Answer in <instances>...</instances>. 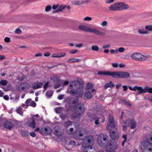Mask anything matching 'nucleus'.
<instances>
[{
    "label": "nucleus",
    "mask_w": 152,
    "mask_h": 152,
    "mask_svg": "<svg viewBox=\"0 0 152 152\" xmlns=\"http://www.w3.org/2000/svg\"><path fill=\"white\" fill-rule=\"evenodd\" d=\"M65 6L64 5H60V6L59 5V7L58 8V9H57L55 11H53V13H55L56 12H60L63 9H65Z\"/></svg>",
    "instance_id": "20"
},
{
    "label": "nucleus",
    "mask_w": 152,
    "mask_h": 152,
    "mask_svg": "<svg viewBox=\"0 0 152 152\" xmlns=\"http://www.w3.org/2000/svg\"><path fill=\"white\" fill-rule=\"evenodd\" d=\"M30 134L32 137H35L36 136V134L34 132H30Z\"/></svg>",
    "instance_id": "57"
},
{
    "label": "nucleus",
    "mask_w": 152,
    "mask_h": 152,
    "mask_svg": "<svg viewBox=\"0 0 152 152\" xmlns=\"http://www.w3.org/2000/svg\"><path fill=\"white\" fill-rule=\"evenodd\" d=\"M83 89L82 88H80L77 89L71 90L69 91L71 95L75 94L77 98H82L83 96Z\"/></svg>",
    "instance_id": "8"
},
{
    "label": "nucleus",
    "mask_w": 152,
    "mask_h": 152,
    "mask_svg": "<svg viewBox=\"0 0 152 152\" xmlns=\"http://www.w3.org/2000/svg\"><path fill=\"white\" fill-rule=\"evenodd\" d=\"M51 9V7L50 5H47L45 8V10L47 12L50 11Z\"/></svg>",
    "instance_id": "40"
},
{
    "label": "nucleus",
    "mask_w": 152,
    "mask_h": 152,
    "mask_svg": "<svg viewBox=\"0 0 152 152\" xmlns=\"http://www.w3.org/2000/svg\"><path fill=\"white\" fill-rule=\"evenodd\" d=\"M10 99H13L15 102H17L19 99V97L15 93H13L10 95Z\"/></svg>",
    "instance_id": "16"
},
{
    "label": "nucleus",
    "mask_w": 152,
    "mask_h": 152,
    "mask_svg": "<svg viewBox=\"0 0 152 152\" xmlns=\"http://www.w3.org/2000/svg\"><path fill=\"white\" fill-rule=\"evenodd\" d=\"M91 49L93 50L96 51L98 50L99 47L96 45L92 46Z\"/></svg>",
    "instance_id": "42"
},
{
    "label": "nucleus",
    "mask_w": 152,
    "mask_h": 152,
    "mask_svg": "<svg viewBox=\"0 0 152 152\" xmlns=\"http://www.w3.org/2000/svg\"><path fill=\"white\" fill-rule=\"evenodd\" d=\"M138 32L140 34H146L148 33V31L143 29H139Z\"/></svg>",
    "instance_id": "38"
},
{
    "label": "nucleus",
    "mask_w": 152,
    "mask_h": 152,
    "mask_svg": "<svg viewBox=\"0 0 152 152\" xmlns=\"http://www.w3.org/2000/svg\"><path fill=\"white\" fill-rule=\"evenodd\" d=\"M141 148L143 152H151L152 151V145L148 141H143L141 143Z\"/></svg>",
    "instance_id": "5"
},
{
    "label": "nucleus",
    "mask_w": 152,
    "mask_h": 152,
    "mask_svg": "<svg viewBox=\"0 0 152 152\" xmlns=\"http://www.w3.org/2000/svg\"><path fill=\"white\" fill-rule=\"evenodd\" d=\"M16 112L20 115H23V109L21 107H18L16 110Z\"/></svg>",
    "instance_id": "26"
},
{
    "label": "nucleus",
    "mask_w": 152,
    "mask_h": 152,
    "mask_svg": "<svg viewBox=\"0 0 152 152\" xmlns=\"http://www.w3.org/2000/svg\"><path fill=\"white\" fill-rule=\"evenodd\" d=\"M114 128V121L113 117L110 116L109 121L107 126V129L110 131V137L113 139L112 141L114 142V131L111 132Z\"/></svg>",
    "instance_id": "4"
},
{
    "label": "nucleus",
    "mask_w": 152,
    "mask_h": 152,
    "mask_svg": "<svg viewBox=\"0 0 152 152\" xmlns=\"http://www.w3.org/2000/svg\"><path fill=\"white\" fill-rule=\"evenodd\" d=\"M121 102L124 104H125L128 106L131 107L132 104L129 102L128 101L125 99H123L121 100Z\"/></svg>",
    "instance_id": "30"
},
{
    "label": "nucleus",
    "mask_w": 152,
    "mask_h": 152,
    "mask_svg": "<svg viewBox=\"0 0 152 152\" xmlns=\"http://www.w3.org/2000/svg\"><path fill=\"white\" fill-rule=\"evenodd\" d=\"M78 28L83 31L92 33L96 35L102 36H104L105 35L104 32L99 31L96 28H91L85 25H80L79 26Z\"/></svg>",
    "instance_id": "3"
},
{
    "label": "nucleus",
    "mask_w": 152,
    "mask_h": 152,
    "mask_svg": "<svg viewBox=\"0 0 152 152\" xmlns=\"http://www.w3.org/2000/svg\"><path fill=\"white\" fill-rule=\"evenodd\" d=\"M66 55V54L65 53H58V57H64Z\"/></svg>",
    "instance_id": "54"
},
{
    "label": "nucleus",
    "mask_w": 152,
    "mask_h": 152,
    "mask_svg": "<svg viewBox=\"0 0 152 152\" xmlns=\"http://www.w3.org/2000/svg\"><path fill=\"white\" fill-rule=\"evenodd\" d=\"M31 99H27L26 101L25 102V103L28 105V106L29 105V104L31 103Z\"/></svg>",
    "instance_id": "47"
},
{
    "label": "nucleus",
    "mask_w": 152,
    "mask_h": 152,
    "mask_svg": "<svg viewBox=\"0 0 152 152\" xmlns=\"http://www.w3.org/2000/svg\"><path fill=\"white\" fill-rule=\"evenodd\" d=\"M130 124L131 125V129H133L135 128L136 126V122L135 120L133 118L129 120Z\"/></svg>",
    "instance_id": "17"
},
{
    "label": "nucleus",
    "mask_w": 152,
    "mask_h": 152,
    "mask_svg": "<svg viewBox=\"0 0 152 152\" xmlns=\"http://www.w3.org/2000/svg\"><path fill=\"white\" fill-rule=\"evenodd\" d=\"M114 86V84L112 83L111 81H110L109 83H107L104 86V88L105 89H107L109 87H112Z\"/></svg>",
    "instance_id": "24"
},
{
    "label": "nucleus",
    "mask_w": 152,
    "mask_h": 152,
    "mask_svg": "<svg viewBox=\"0 0 152 152\" xmlns=\"http://www.w3.org/2000/svg\"><path fill=\"white\" fill-rule=\"evenodd\" d=\"M53 94V92L51 91H48L46 92V94L47 96L49 97H51L52 96Z\"/></svg>",
    "instance_id": "34"
},
{
    "label": "nucleus",
    "mask_w": 152,
    "mask_h": 152,
    "mask_svg": "<svg viewBox=\"0 0 152 152\" xmlns=\"http://www.w3.org/2000/svg\"><path fill=\"white\" fill-rule=\"evenodd\" d=\"M138 88L137 90L138 93H137V94L147 92L146 88L143 89L142 87L140 86H138Z\"/></svg>",
    "instance_id": "19"
},
{
    "label": "nucleus",
    "mask_w": 152,
    "mask_h": 152,
    "mask_svg": "<svg viewBox=\"0 0 152 152\" xmlns=\"http://www.w3.org/2000/svg\"><path fill=\"white\" fill-rule=\"evenodd\" d=\"M94 140L93 137L91 135L86 136L83 140V145L85 146L83 149V152H95L94 148L89 146L92 145V142Z\"/></svg>",
    "instance_id": "2"
},
{
    "label": "nucleus",
    "mask_w": 152,
    "mask_h": 152,
    "mask_svg": "<svg viewBox=\"0 0 152 152\" xmlns=\"http://www.w3.org/2000/svg\"><path fill=\"white\" fill-rule=\"evenodd\" d=\"M114 0H105V1L106 3H110L113 2Z\"/></svg>",
    "instance_id": "62"
},
{
    "label": "nucleus",
    "mask_w": 152,
    "mask_h": 152,
    "mask_svg": "<svg viewBox=\"0 0 152 152\" xmlns=\"http://www.w3.org/2000/svg\"><path fill=\"white\" fill-rule=\"evenodd\" d=\"M121 2L115 3V10H121Z\"/></svg>",
    "instance_id": "22"
},
{
    "label": "nucleus",
    "mask_w": 152,
    "mask_h": 152,
    "mask_svg": "<svg viewBox=\"0 0 152 152\" xmlns=\"http://www.w3.org/2000/svg\"><path fill=\"white\" fill-rule=\"evenodd\" d=\"M4 41L6 42H10V39L9 37H5L4 39Z\"/></svg>",
    "instance_id": "48"
},
{
    "label": "nucleus",
    "mask_w": 152,
    "mask_h": 152,
    "mask_svg": "<svg viewBox=\"0 0 152 152\" xmlns=\"http://www.w3.org/2000/svg\"><path fill=\"white\" fill-rule=\"evenodd\" d=\"M69 144L73 146H77L79 145L78 143L74 140H71L69 142Z\"/></svg>",
    "instance_id": "32"
},
{
    "label": "nucleus",
    "mask_w": 152,
    "mask_h": 152,
    "mask_svg": "<svg viewBox=\"0 0 152 152\" xmlns=\"http://www.w3.org/2000/svg\"><path fill=\"white\" fill-rule=\"evenodd\" d=\"M60 117L62 119L64 120L66 118V115L64 114H61L60 115Z\"/></svg>",
    "instance_id": "58"
},
{
    "label": "nucleus",
    "mask_w": 152,
    "mask_h": 152,
    "mask_svg": "<svg viewBox=\"0 0 152 152\" xmlns=\"http://www.w3.org/2000/svg\"><path fill=\"white\" fill-rule=\"evenodd\" d=\"M85 110L84 105L79 103L75 108V114L77 116L80 115L84 113Z\"/></svg>",
    "instance_id": "6"
},
{
    "label": "nucleus",
    "mask_w": 152,
    "mask_h": 152,
    "mask_svg": "<svg viewBox=\"0 0 152 152\" xmlns=\"http://www.w3.org/2000/svg\"><path fill=\"white\" fill-rule=\"evenodd\" d=\"M94 123L97 126H99L101 125V124L99 122V118L98 117H96L94 119Z\"/></svg>",
    "instance_id": "25"
},
{
    "label": "nucleus",
    "mask_w": 152,
    "mask_h": 152,
    "mask_svg": "<svg viewBox=\"0 0 152 152\" xmlns=\"http://www.w3.org/2000/svg\"><path fill=\"white\" fill-rule=\"evenodd\" d=\"M93 97V95L92 93H91L90 91L86 90L84 93V96L83 98L86 99L85 97L88 99H90Z\"/></svg>",
    "instance_id": "15"
},
{
    "label": "nucleus",
    "mask_w": 152,
    "mask_h": 152,
    "mask_svg": "<svg viewBox=\"0 0 152 152\" xmlns=\"http://www.w3.org/2000/svg\"><path fill=\"white\" fill-rule=\"evenodd\" d=\"M49 85V82H47L44 86L43 88L44 89V92H45L47 89V88L48 87Z\"/></svg>",
    "instance_id": "45"
},
{
    "label": "nucleus",
    "mask_w": 152,
    "mask_h": 152,
    "mask_svg": "<svg viewBox=\"0 0 152 152\" xmlns=\"http://www.w3.org/2000/svg\"><path fill=\"white\" fill-rule=\"evenodd\" d=\"M107 22L106 21H104L101 23V25L102 26L104 27L106 26L107 24Z\"/></svg>",
    "instance_id": "51"
},
{
    "label": "nucleus",
    "mask_w": 152,
    "mask_h": 152,
    "mask_svg": "<svg viewBox=\"0 0 152 152\" xmlns=\"http://www.w3.org/2000/svg\"><path fill=\"white\" fill-rule=\"evenodd\" d=\"M53 134L55 135H57V136H60L62 135L63 134V132L60 130H56L55 131L53 132Z\"/></svg>",
    "instance_id": "23"
},
{
    "label": "nucleus",
    "mask_w": 152,
    "mask_h": 152,
    "mask_svg": "<svg viewBox=\"0 0 152 152\" xmlns=\"http://www.w3.org/2000/svg\"><path fill=\"white\" fill-rule=\"evenodd\" d=\"M108 136L103 134L98 137V143L101 148H105L107 152H114V142L111 140H108Z\"/></svg>",
    "instance_id": "1"
},
{
    "label": "nucleus",
    "mask_w": 152,
    "mask_h": 152,
    "mask_svg": "<svg viewBox=\"0 0 152 152\" xmlns=\"http://www.w3.org/2000/svg\"><path fill=\"white\" fill-rule=\"evenodd\" d=\"M93 87V86L92 84L89 83H88L86 85V90L90 91L91 89H92Z\"/></svg>",
    "instance_id": "27"
},
{
    "label": "nucleus",
    "mask_w": 152,
    "mask_h": 152,
    "mask_svg": "<svg viewBox=\"0 0 152 152\" xmlns=\"http://www.w3.org/2000/svg\"><path fill=\"white\" fill-rule=\"evenodd\" d=\"M51 131L52 129L50 127L46 126L41 129L40 132L42 135H46L50 134L51 133Z\"/></svg>",
    "instance_id": "10"
},
{
    "label": "nucleus",
    "mask_w": 152,
    "mask_h": 152,
    "mask_svg": "<svg viewBox=\"0 0 152 152\" xmlns=\"http://www.w3.org/2000/svg\"><path fill=\"white\" fill-rule=\"evenodd\" d=\"M68 105L69 107L72 108L74 107L75 104L72 103V99H71L69 102Z\"/></svg>",
    "instance_id": "39"
},
{
    "label": "nucleus",
    "mask_w": 152,
    "mask_h": 152,
    "mask_svg": "<svg viewBox=\"0 0 152 152\" xmlns=\"http://www.w3.org/2000/svg\"><path fill=\"white\" fill-rule=\"evenodd\" d=\"M129 7V6L123 2H121V7L120 8L121 10H126Z\"/></svg>",
    "instance_id": "21"
},
{
    "label": "nucleus",
    "mask_w": 152,
    "mask_h": 152,
    "mask_svg": "<svg viewBox=\"0 0 152 152\" xmlns=\"http://www.w3.org/2000/svg\"><path fill=\"white\" fill-rule=\"evenodd\" d=\"M124 91H126L128 89V87L126 85H124L122 86Z\"/></svg>",
    "instance_id": "61"
},
{
    "label": "nucleus",
    "mask_w": 152,
    "mask_h": 152,
    "mask_svg": "<svg viewBox=\"0 0 152 152\" xmlns=\"http://www.w3.org/2000/svg\"><path fill=\"white\" fill-rule=\"evenodd\" d=\"M32 88L35 89H37L42 87L43 83L38 82L34 83L32 85Z\"/></svg>",
    "instance_id": "14"
},
{
    "label": "nucleus",
    "mask_w": 152,
    "mask_h": 152,
    "mask_svg": "<svg viewBox=\"0 0 152 152\" xmlns=\"http://www.w3.org/2000/svg\"><path fill=\"white\" fill-rule=\"evenodd\" d=\"M92 19L91 18V17H86L83 19L84 21H89L91 20Z\"/></svg>",
    "instance_id": "50"
},
{
    "label": "nucleus",
    "mask_w": 152,
    "mask_h": 152,
    "mask_svg": "<svg viewBox=\"0 0 152 152\" xmlns=\"http://www.w3.org/2000/svg\"><path fill=\"white\" fill-rule=\"evenodd\" d=\"M73 128H71L67 130L66 131L67 133L69 134H71L73 133Z\"/></svg>",
    "instance_id": "41"
},
{
    "label": "nucleus",
    "mask_w": 152,
    "mask_h": 152,
    "mask_svg": "<svg viewBox=\"0 0 152 152\" xmlns=\"http://www.w3.org/2000/svg\"><path fill=\"white\" fill-rule=\"evenodd\" d=\"M130 74L128 72L121 71L115 72V77L126 78L129 77Z\"/></svg>",
    "instance_id": "9"
},
{
    "label": "nucleus",
    "mask_w": 152,
    "mask_h": 152,
    "mask_svg": "<svg viewBox=\"0 0 152 152\" xmlns=\"http://www.w3.org/2000/svg\"><path fill=\"white\" fill-rule=\"evenodd\" d=\"M80 61V59L74 58L69 59L68 61V62L71 63L75 62H79Z\"/></svg>",
    "instance_id": "28"
},
{
    "label": "nucleus",
    "mask_w": 152,
    "mask_h": 152,
    "mask_svg": "<svg viewBox=\"0 0 152 152\" xmlns=\"http://www.w3.org/2000/svg\"><path fill=\"white\" fill-rule=\"evenodd\" d=\"M33 121L29 124V126L31 127L34 128L35 127L36 124L34 120L33 119V118H32Z\"/></svg>",
    "instance_id": "31"
},
{
    "label": "nucleus",
    "mask_w": 152,
    "mask_h": 152,
    "mask_svg": "<svg viewBox=\"0 0 152 152\" xmlns=\"http://www.w3.org/2000/svg\"><path fill=\"white\" fill-rule=\"evenodd\" d=\"M72 123L70 121H68L65 122L64 123V125L66 127H68L72 125Z\"/></svg>",
    "instance_id": "36"
},
{
    "label": "nucleus",
    "mask_w": 152,
    "mask_h": 152,
    "mask_svg": "<svg viewBox=\"0 0 152 152\" xmlns=\"http://www.w3.org/2000/svg\"><path fill=\"white\" fill-rule=\"evenodd\" d=\"M80 85V84L79 82L77 81H72L70 82L69 83V86L72 90H73V86L75 88L78 89V88L79 87Z\"/></svg>",
    "instance_id": "12"
},
{
    "label": "nucleus",
    "mask_w": 152,
    "mask_h": 152,
    "mask_svg": "<svg viewBox=\"0 0 152 152\" xmlns=\"http://www.w3.org/2000/svg\"><path fill=\"white\" fill-rule=\"evenodd\" d=\"M7 81L5 80H2L0 81V85L5 86L7 84Z\"/></svg>",
    "instance_id": "35"
},
{
    "label": "nucleus",
    "mask_w": 152,
    "mask_h": 152,
    "mask_svg": "<svg viewBox=\"0 0 152 152\" xmlns=\"http://www.w3.org/2000/svg\"><path fill=\"white\" fill-rule=\"evenodd\" d=\"M147 58V57L146 56L144 55H142L140 54V61H144L146 60Z\"/></svg>",
    "instance_id": "33"
},
{
    "label": "nucleus",
    "mask_w": 152,
    "mask_h": 152,
    "mask_svg": "<svg viewBox=\"0 0 152 152\" xmlns=\"http://www.w3.org/2000/svg\"><path fill=\"white\" fill-rule=\"evenodd\" d=\"M125 50L124 48L123 47H120L118 49H116L115 50V53L117 54L118 52L120 53L123 52Z\"/></svg>",
    "instance_id": "29"
},
{
    "label": "nucleus",
    "mask_w": 152,
    "mask_h": 152,
    "mask_svg": "<svg viewBox=\"0 0 152 152\" xmlns=\"http://www.w3.org/2000/svg\"><path fill=\"white\" fill-rule=\"evenodd\" d=\"M23 136L26 137L28 135V131H23L21 132Z\"/></svg>",
    "instance_id": "37"
},
{
    "label": "nucleus",
    "mask_w": 152,
    "mask_h": 152,
    "mask_svg": "<svg viewBox=\"0 0 152 152\" xmlns=\"http://www.w3.org/2000/svg\"><path fill=\"white\" fill-rule=\"evenodd\" d=\"M140 53H134L132 54L131 57L133 59L136 60H139Z\"/></svg>",
    "instance_id": "18"
},
{
    "label": "nucleus",
    "mask_w": 152,
    "mask_h": 152,
    "mask_svg": "<svg viewBox=\"0 0 152 152\" xmlns=\"http://www.w3.org/2000/svg\"><path fill=\"white\" fill-rule=\"evenodd\" d=\"M109 10L110 11L114 10V5H113L109 7Z\"/></svg>",
    "instance_id": "64"
},
{
    "label": "nucleus",
    "mask_w": 152,
    "mask_h": 152,
    "mask_svg": "<svg viewBox=\"0 0 152 152\" xmlns=\"http://www.w3.org/2000/svg\"><path fill=\"white\" fill-rule=\"evenodd\" d=\"M61 85L58 83H57L56 85H54V87L55 89H57Z\"/></svg>",
    "instance_id": "55"
},
{
    "label": "nucleus",
    "mask_w": 152,
    "mask_h": 152,
    "mask_svg": "<svg viewBox=\"0 0 152 152\" xmlns=\"http://www.w3.org/2000/svg\"><path fill=\"white\" fill-rule=\"evenodd\" d=\"M145 28L147 30L152 31V25H147L145 26Z\"/></svg>",
    "instance_id": "43"
},
{
    "label": "nucleus",
    "mask_w": 152,
    "mask_h": 152,
    "mask_svg": "<svg viewBox=\"0 0 152 152\" xmlns=\"http://www.w3.org/2000/svg\"><path fill=\"white\" fill-rule=\"evenodd\" d=\"M77 52V50H71L69 51L70 53L72 54H74L76 53Z\"/></svg>",
    "instance_id": "52"
},
{
    "label": "nucleus",
    "mask_w": 152,
    "mask_h": 152,
    "mask_svg": "<svg viewBox=\"0 0 152 152\" xmlns=\"http://www.w3.org/2000/svg\"><path fill=\"white\" fill-rule=\"evenodd\" d=\"M59 7V4H56L53 5L52 6V8L53 10H56L58 9V8Z\"/></svg>",
    "instance_id": "53"
},
{
    "label": "nucleus",
    "mask_w": 152,
    "mask_h": 152,
    "mask_svg": "<svg viewBox=\"0 0 152 152\" xmlns=\"http://www.w3.org/2000/svg\"><path fill=\"white\" fill-rule=\"evenodd\" d=\"M4 127L8 130H11L16 126V123L15 121L10 119L5 121L3 123Z\"/></svg>",
    "instance_id": "7"
},
{
    "label": "nucleus",
    "mask_w": 152,
    "mask_h": 152,
    "mask_svg": "<svg viewBox=\"0 0 152 152\" xmlns=\"http://www.w3.org/2000/svg\"><path fill=\"white\" fill-rule=\"evenodd\" d=\"M4 98L5 100H8L9 99V98L8 95H6L4 96Z\"/></svg>",
    "instance_id": "63"
},
{
    "label": "nucleus",
    "mask_w": 152,
    "mask_h": 152,
    "mask_svg": "<svg viewBox=\"0 0 152 152\" xmlns=\"http://www.w3.org/2000/svg\"><path fill=\"white\" fill-rule=\"evenodd\" d=\"M72 103H74V104L75 105V104L78 103V99H75L73 100H72Z\"/></svg>",
    "instance_id": "59"
},
{
    "label": "nucleus",
    "mask_w": 152,
    "mask_h": 152,
    "mask_svg": "<svg viewBox=\"0 0 152 152\" xmlns=\"http://www.w3.org/2000/svg\"><path fill=\"white\" fill-rule=\"evenodd\" d=\"M30 87V85L29 84L27 83H23L19 86L18 89L20 91L25 89H29Z\"/></svg>",
    "instance_id": "13"
},
{
    "label": "nucleus",
    "mask_w": 152,
    "mask_h": 152,
    "mask_svg": "<svg viewBox=\"0 0 152 152\" xmlns=\"http://www.w3.org/2000/svg\"><path fill=\"white\" fill-rule=\"evenodd\" d=\"M29 105L33 107H35L36 106V104L34 101H33L31 102Z\"/></svg>",
    "instance_id": "46"
},
{
    "label": "nucleus",
    "mask_w": 152,
    "mask_h": 152,
    "mask_svg": "<svg viewBox=\"0 0 152 152\" xmlns=\"http://www.w3.org/2000/svg\"><path fill=\"white\" fill-rule=\"evenodd\" d=\"M97 73L99 75L111 76L113 77L114 76V72H113L101 71L98 72Z\"/></svg>",
    "instance_id": "11"
},
{
    "label": "nucleus",
    "mask_w": 152,
    "mask_h": 152,
    "mask_svg": "<svg viewBox=\"0 0 152 152\" xmlns=\"http://www.w3.org/2000/svg\"><path fill=\"white\" fill-rule=\"evenodd\" d=\"M146 91L147 92H149L150 93H152V87H148L147 88H146Z\"/></svg>",
    "instance_id": "44"
},
{
    "label": "nucleus",
    "mask_w": 152,
    "mask_h": 152,
    "mask_svg": "<svg viewBox=\"0 0 152 152\" xmlns=\"http://www.w3.org/2000/svg\"><path fill=\"white\" fill-rule=\"evenodd\" d=\"M51 57L53 58H59L58 53V54H53Z\"/></svg>",
    "instance_id": "60"
},
{
    "label": "nucleus",
    "mask_w": 152,
    "mask_h": 152,
    "mask_svg": "<svg viewBox=\"0 0 152 152\" xmlns=\"http://www.w3.org/2000/svg\"><path fill=\"white\" fill-rule=\"evenodd\" d=\"M64 96V94H61L59 95L58 97V99L59 100H61L63 99V97Z\"/></svg>",
    "instance_id": "56"
},
{
    "label": "nucleus",
    "mask_w": 152,
    "mask_h": 152,
    "mask_svg": "<svg viewBox=\"0 0 152 152\" xmlns=\"http://www.w3.org/2000/svg\"><path fill=\"white\" fill-rule=\"evenodd\" d=\"M22 31L20 29L17 28L15 31V33L18 34H20L21 33Z\"/></svg>",
    "instance_id": "49"
}]
</instances>
